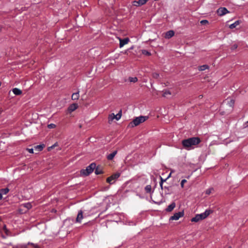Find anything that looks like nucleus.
I'll list each match as a JSON object with an SVG mask.
<instances>
[{"instance_id":"nucleus-1","label":"nucleus","mask_w":248,"mask_h":248,"mask_svg":"<svg viewBox=\"0 0 248 248\" xmlns=\"http://www.w3.org/2000/svg\"><path fill=\"white\" fill-rule=\"evenodd\" d=\"M201 141V140L199 138L192 137L183 140L182 144L184 148L188 150L192 146L199 144Z\"/></svg>"},{"instance_id":"nucleus-2","label":"nucleus","mask_w":248,"mask_h":248,"mask_svg":"<svg viewBox=\"0 0 248 248\" xmlns=\"http://www.w3.org/2000/svg\"><path fill=\"white\" fill-rule=\"evenodd\" d=\"M148 119V116H140L139 117H137L129 123L128 126L130 127H134L138 126L140 124L146 121Z\"/></svg>"},{"instance_id":"nucleus-3","label":"nucleus","mask_w":248,"mask_h":248,"mask_svg":"<svg viewBox=\"0 0 248 248\" xmlns=\"http://www.w3.org/2000/svg\"><path fill=\"white\" fill-rule=\"evenodd\" d=\"M211 213H212V211L210 210H206L204 213L200 214H197L195 217H193L191 219V221L192 222H197L200 220L206 218Z\"/></svg>"},{"instance_id":"nucleus-4","label":"nucleus","mask_w":248,"mask_h":248,"mask_svg":"<svg viewBox=\"0 0 248 248\" xmlns=\"http://www.w3.org/2000/svg\"><path fill=\"white\" fill-rule=\"evenodd\" d=\"M95 167L96 164L94 163H92L85 170H81V173L85 175H88L93 171Z\"/></svg>"},{"instance_id":"nucleus-5","label":"nucleus","mask_w":248,"mask_h":248,"mask_svg":"<svg viewBox=\"0 0 248 248\" xmlns=\"http://www.w3.org/2000/svg\"><path fill=\"white\" fill-rule=\"evenodd\" d=\"M120 173L119 172L114 173L110 176L107 178V182L110 184H112L114 183L115 181L120 177Z\"/></svg>"},{"instance_id":"nucleus-6","label":"nucleus","mask_w":248,"mask_h":248,"mask_svg":"<svg viewBox=\"0 0 248 248\" xmlns=\"http://www.w3.org/2000/svg\"><path fill=\"white\" fill-rule=\"evenodd\" d=\"M184 215V212H179L175 213L172 216L170 217V220H178L181 217H183Z\"/></svg>"},{"instance_id":"nucleus-7","label":"nucleus","mask_w":248,"mask_h":248,"mask_svg":"<svg viewBox=\"0 0 248 248\" xmlns=\"http://www.w3.org/2000/svg\"><path fill=\"white\" fill-rule=\"evenodd\" d=\"M229 13V11L227 10V8L225 7H220L218 8L217 10V14L219 16H222L227 13Z\"/></svg>"},{"instance_id":"nucleus-8","label":"nucleus","mask_w":248,"mask_h":248,"mask_svg":"<svg viewBox=\"0 0 248 248\" xmlns=\"http://www.w3.org/2000/svg\"><path fill=\"white\" fill-rule=\"evenodd\" d=\"M129 41L128 38H125L124 39H120V47H122L124 46L127 44Z\"/></svg>"},{"instance_id":"nucleus-9","label":"nucleus","mask_w":248,"mask_h":248,"mask_svg":"<svg viewBox=\"0 0 248 248\" xmlns=\"http://www.w3.org/2000/svg\"><path fill=\"white\" fill-rule=\"evenodd\" d=\"M78 108V105L77 104H72L70 105L68 108V111L69 112H72L75 110L77 108Z\"/></svg>"},{"instance_id":"nucleus-10","label":"nucleus","mask_w":248,"mask_h":248,"mask_svg":"<svg viewBox=\"0 0 248 248\" xmlns=\"http://www.w3.org/2000/svg\"><path fill=\"white\" fill-rule=\"evenodd\" d=\"M95 173L97 175L103 174L104 171L103 170V167L101 166H98L95 167Z\"/></svg>"},{"instance_id":"nucleus-11","label":"nucleus","mask_w":248,"mask_h":248,"mask_svg":"<svg viewBox=\"0 0 248 248\" xmlns=\"http://www.w3.org/2000/svg\"><path fill=\"white\" fill-rule=\"evenodd\" d=\"M83 218V212L81 210H80L78 214L77 218H76V221L77 222H81V220Z\"/></svg>"},{"instance_id":"nucleus-12","label":"nucleus","mask_w":248,"mask_h":248,"mask_svg":"<svg viewBox=\"0 0 248 248\" xmlns=\"http://www.w3.org/2000/svg\"><path fill=\"white\" fill-rule=\"evenodd\" d=\"M174 35V32L173 31L170 30L166 32L165 38L166 39H170Z\"/></svg>"},{"instance_id":"nucleus-13","label":"nucleus","mask_w":248,"mask_h":248,"mask_svg":"<svg viewBox=\"0 0 248 248\" xmlns=\"http://www.w3.org/2000/svg\"><path fill=\"white\" fill-rule=\"evenodd\" d=\"M175 202H172L170 205H169L168 207L166 208V210L167 212H171L173 209L175 207Z\"/></svg>"},{"instance_id":"nucleus-14","label":"nucleus","mask_w":248,"mask_h":248,"mask_svg":"<svg viewBox=\"0 0 248 248\" xmlns=\"http://www.w3.org/2000/svg\"><path fill=\"white\" fill-rule=\"evenodd\" d=\"M117 153V151H115L113 152L112 153L109 154L107 156V159L109 160H112L114 158V157L115 156Z\"/></svg>"},{"instance_id":"nucleus-15","label":"nucleus","mask_w":248,"mask_h":248,"mask_svg":"<svg viewBox=\"0 0 248 248\" xmlns=\"http://www.w3.org/2000/svg\"><path fill=\"white\" fill-rule=\"evenodd\" d=\"M13 92L16 95H19L22 93L21 90L16 88H14L13 89Z\"/></svg>"},{"instance_id":"nucleus-16","label":"nucleus","mask_w":248,"mask_h":248,"mask_svg":"<svg viewBox=\"0 0 248 248\" xmlns=\"http://www.w3.org/2000/svg\"><path fill=\"white\" fill-rule=\"evenodd\" d=\"M240 20H237L234 23L231 24L229 26V28L231 29L235 28L237 26H238L240 23Z\"/></svg>"},{"instance_id":"nucleus-17","label":"nucleus","mask_w":248,"mask_h":248,"mask_svg":"<svg viewBox=\"0 0 248 248\" xmlns=\"http://www.w3.org/2000/svg\"><path fill=\"white\" fill-rule=\"evenodd\" d=\"M45 145L44 144L37 145L34 147V150L37 152H39L42 151Z\"/></svg>"},{"instance_id":"nucleus-18","label":"nucleus","mask_w":248,"mask_h":248,"mask_svg":"<svg viewBox=\"0 0 248 248\" xmlns=\"http://www.w3.org/2000/svg\"><path fill=\"white\" fill-rule=\"evenodd\" d=\"M79 97V92H77L76 93H74L72 95V100H77L78 99Z\"/></svg>"},{"instance_id":"nucleus-19","label":"nucleus","mask_w":248,"mask_h":248,"mask_svg":"<svg viewBox=\"0 0 248 248\" xmlns=\"http://www.w3.org/2000/svg\"><path fill=\"white\" fill-rule=\"evenodd\" d=\"M23 207L26 208L28 210L32 207L31 204L30 202L26 203L22 205Z\"/></svg>"},{"instance_id":"nucleus-20","label":"nucleus","mask_w":248,"mask_h":248,"mask_svg":"<svg viewBox=\"0 0 248 248\" xmlns=\"http://www.w3.org/2000/svg\"><path fill=\"white\" fill-rule=\"evenodd\" d=\"M208 68H209V66L205 64V65H203L199 66V70L200 71H204L205 69H208Z\"/></svg>"},{"instance_id":"nucleus-21","label":"nucleus","mask_w":248,"mask_h":248,"mask_svg":"<svg viewBox=\"0 0 248 248\" xmlns=\"http://www.w3.org/2000/svg\"><path fill=\"white\" fill-rule=\"evenodd\" d=\"M9 191V189L8 188H3L1 189L0 191V193H1V195L2 194H6Z\"/></svg>"},{"instance_id":"nucleus-22","label":"nucleus","mask_w":248,"mask_h":248,"mask_svg":"<svg viewBox=\"0 0 248 248\" xmlns=\"http://www.w3.org/2000/svg\"><path fill=\"white\" fill-rule=\"evenodd\" d=\"M112 115H113V117L112 119H116L117 120H118L120 119V118L121 117V113L120 112L119 113H118L117 115H115L114 114L112 113Z\"/></svg>"},{"instance_id":"nucleus-23","label":"nucleus","mask_w":248,"mask_h":248,"mask_svg":"<svg viewBox=\"0 0 248 248\" xmlns=\"http://www.w3.org/2000/svg\"><path fill=\"white\" fill-rule=\"evenodd\" d=\"M129 81L131 82L135 83L138 81V78L136 77H129Z\"/></svg>"},{"instance_id":"nucleus-24","label":"nucleus","mask_w":248,"mask_h":248,"mask_svg":"<svg viewBox=\"0 0 248 248\" xmlns=\"http://www.w3.org/2000/svg\"><path fill=\"white\" fill-rule=\"evenodd\" d=\"M152 187L151 185H147L145 187V191L147 193H150L151 191Z\"/></svg>"},{"instance_id":"nucleus-25","label":"nucleus","mask_w":248,"mask_h":248,"mask_svg":"<svg viewBox=\"0 0 248 248\" xmlns=\"http://www.w3.org/2000/svg\"><path fill=\"white\" fill-rule=\"evenodd\" d=\"M171 94V92L170 91H169V90H165L164 92L163 96L164 97H167L168 95H170Z\"/></svg>"},{"instance_id":"nucleus-26","label":"nucleus","mask_w":248,"mask_h":248,"mask_svg":"<svg viewBox=\"0 0 248 248\" xmlns=\"http://www.w3.org/2000/svg\"><path fill=\"white\" fill-rule=\"evenodd\" d=\"M163 188L165 189V193L166 194H170L171 193V192L170 191V189H169V187H167V186H165L164 187H163Z\"/></svg>"},{"instance_id":"nucleus-27","label":"nucleus","mask_w":248,"mask_h":248,"mask_svg":"<svg viewBox=\"0 0 248 248\" xmlns=\"http://www.w3.org/2000/svg\"><path fill=\"white\" fill-rule=\"evenodd\" d=\"M160 180H161V181L160 182V186L161 189H163V183L164 182L166 181L167 179L164 180L161 177H160Z\"/></svg>"},{"instance_id":"nucleus-28","label":"nucleus","mask_w":248,"mask_h":248,"mask_svg":"<svg viewBox=\"0 0 248 248\" xmlns=\"http://www.w3.org/2000/svg\"><path fill=\"white\" fill-rule=\"evenodd\" d=\"M142 53L143 54L147 55V56L151 55V53L150 52L146 50H142Z\"/></svg>"},{"instance_id":"nucleus-29","label":"nucleus","mask_w":248,"mask_h":248,"mask_svg":"<svg viewBox=\"0 0 248 248\" xmlns=\"http://www.w3.org/2000/svg\"><path fill=\"white\" fill-rule=\"evenodd\" d=\"M213 190V188H209L206 190L205 194L207 195H210Z\"/></svg>"},{"instance_id":"nucleus-30","label":"nucleus","mask_w":248,"mask_h":248,"mask_svg":"<svg viewBox=\"0 0 248 248\" xmlns=\"http://www.w3.org/2000/svg\"><path fill=\"white\" fill-rule=\"evenodd\" d=\"M140 5H142L146 3V2L147 1V0H138Z\"/></svg>"},{"instance_id":"nucleus-31","label":"nucleus","mask_w":248,"mask_h":248,"mask_svg":"<svg viewBox=\"0 0 248 248\" xmlns=\"http://www.w3.org/2000/svg\"><path fill=\"white\" fill-rule=\"evenodd\" d=\"M159 74L157 73H153L152 74V77L153 78H158L159 77Z\"/></svg>"},{"instance_id":"nucleus-32","label":"nucleus","mask_w":248,"mask_h":248,"mask_svg":"<svg viewBox=\"0 0 248 248\" xmlns=\"http://www.w3.org/2000/svg\"><path fill=\"white\" fill-rule=\"evenodd\" d=\"M187 182V181L186 179H183L181 181V186L183 188L184 184L186 183Z\"/></svg>"},{"instance_id":"nucleus-33","label":"nucleus","mask_w":248,"mask_h":248,"mask_svg":"<svg viewBox=\"0 0 248 248\" xmlns=\"http://www.w3.org/2000/svg\"><path fill=\"white\" fill-rule=\"evenodd\" d=\"M133 5L135 6H140V3L139 1H134L133 3Z\"/></svg>"},{"instance_id":"nucleus-34","label":"nucleus","mask_w":248,"mask_h":248,"mask_svg":"<svg viewBox=\"0 0 248 248\" xmlns=\"http://www.w3.org/2000/svg\"><path fill=\"white\" fill-rule=\"evenodd\" d=\"M202 25H205L206 24L208 23V21L207 20H202L200 22Z\"/></svg>"},{"instance_id":"nucleus-35","label":"nucleus","mask_w":248,"mask_h":248,"mask_svg":"<svg viewBox=\"0 0 248 248\" xmlns=\"http://www.w3.org/2000/svg\"><path fill=\"white\" fill-rule=\"evenodd\" d=\"M56 126L55 124H49L48 125V127L49 128H55Z\"/></svg>"},{"instance_id":"nucleus-36","label":"nucleus","mask_w":248,"mask_h":248,"mask_svg":"<svg viewBox=\"0 0 248 248\" xmlns=\"http://www.w3.org/2000/svg\"><path fill=\"white\" fill-rule=\"evenodd\" d=\"M27 150L28 151V152H29L30 153H31V154L33 153V150H34V149H32V148H31V149H30V148H28V149H27Z\"/></svg>"},{"instance_id":"nucleus-37","label":"nucleus","mask_w":248,"mask_h":248,"mask_svg":"<svg viewBox=\"0 0 248 248\" xmlns=\"http://www.w3.org/2000/svg\"><path fill=\"white\" fill-rule=\"evenodd\" d=\"M57 146V143H55L54 145H53L52 146H51V147H49L48 148V150L49 151L50 150V149H53L54 148L55 146Z\"/></svg>"},{"instance_id":"nucleus-38","label":"nucleus","mask_w":248,"mask_h":248,"mask_svg":"<svg viewBox=\"0 0 248 248\" xmlns=\"http://www.w3.org/2000/svg\"><path fill=\"white\" fill-rule=\"evenodd\" d=\"M173 170H171L170 173L169 174V175H168V176L167 177V178H166L167 179L169 178L170 176H171V173L173 172Z\"/></svg>"},{"instance_id":"nucleus-39","label":"nucleus","mask_w":248,"mask_h":248,"mask_svg":"<svg viewBox=\"0 0 248 248\" xmlns=\"http://www.w3.org/2000/svg\"><path fill=\"white\" fill-rule=\"evenodd\" d=\"M245 127H248V121L244 124Z\"/></svg>"},{"instance_id":"nucleus-40","label":"nucleus","mask_w":248,"mask_h":248,"mask_svg":"<svg viewBox=\"0 0 248 248\" xmlns=\"http://www.w3.org/2000/svg\"><path fill=\"white\" fill-rule=\"evenodd\" d=\"M31 245L33 246L34 247V248H39L38 246L35 245L34 244L31 243Z\"/></svg>"},{"instance_id":"nucleus-41","label":"nucleus","mask_w":248,"mask_h":248,"mask_svg":"<svg viewBox=\"0 0 248 248\" xmlns=\"http://www.w3.org/2000/svg\"><path fill=\"white\" fill-rule=\"evenodd\" d=\"M2 198V195H1V193H0V200H1Z\"/></svg>"},{"instance_id":"nucleus-42","label":"nucleus","mask_w":248,"mask_h":248,"mask_svg":"<svg viewBox=\"0 0 248 248\" xmlns=\"http://www.w3.org/2000/svg\"><path fill=\"white\" fill-rule=\"evenodd\" d=\"M233 47H234V48H236L237 47V45H234L233 46Z\"/></svg>"},{"instance_id":"nucleus-43","label":"nucleus","mask_w":248,"mask_h":248,"mask_svg":"<svg viewBox=\"0 0 248 248\" xmlns=\"http://www.w3.org/2000/svg\"><path fill=\"white\" fill-rule=\"evenodd\" d=\"M231 102H232V103L233 104V102H232V100H231Z\"/></svg>"}]
</instances>
